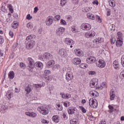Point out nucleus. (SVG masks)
I'll return each mask as SVG.
<instances>
[{
  "mask_svg": "<svg viewBox=\"0 0 124 124\" xmlns=\"http://www.w3.org/2000/svg\"><path fill=\"white\" fill-rule=\"evenodd\" d=\"M26 63L28 64L27 68L29 70L34 68V61L32 58L29 57L26 60Z\"/></svg>",
  "mask_w": 124,
  "mask_h": 124,
  "instance_id": "obj_1",
  "label": "nucleus"
},
{
  "mask_svg": "<svg viewBox=\"0 0 124 124\" xmlns=\"http://www.w3.org/2000/svg\"><path fill=\"white\" fill-rule=\"evenodd\" d=\"M38 111H39L42 115H45L49 114V109L45 107L41 106L38 107Z\"/></svg>",
  "mask_w": 124,
  "mask_h": 124,
  "instance_id": "obj_2",
  "label": "nucleus"
},
{
  "mask_svg": "<svg viewBox=\"0 0 124 124\" xmlns=\"http://www.w3.org/2000/svg\"><path fill=\"white\" fill-rule=\"evenodd\" d=\"M26 49H30L33 48L34 45H35V42L34 41H26Z\"/></svg>",
  "mask_w": 124,
  "mask_h": 124,
  "instance_id": "obj_3",
  "label": "nucleus"
},
{
  "mask_svg": "<svg viewBox=\"0 0 124 124\" xmlns=\"http://www.w3.org/2000/svg\"><path fill=\"white\" fill-rule=\"evenodd\" d=\"M42 59L43 60H44L45 62H47V61H49L53 59V55H52L51 53H45L43 54Z\"/></svg>",
  "mask_w": 124,
  "mask_h": 124,
  "instance_id": "obj_4",
  "label": "nucleus"
},
{
  "mask_svg": "<svg viewBox=\"0 0 124 124\" xmlns=\"http://www.w3.org/2000/svg\"><path fill=\"white\" fill-rule=\"evenodd\" d=\"M89 105L91 106V107H92V108H94L95 109V108H97L98 106V103L97 101H94L93 99H90L89 100Z\"/></svg>",
  "mask_w": 124,
  "mask_h": 124,
  "instance_id": "obj_5",
  "label": "nucleus"
},
{
  "mask_svg": "<svg viewBox=\"0 0 124 124\" xmlns=\"http://www.w3.org/2000/svg\"><path fill=\"white\" fill-rule=\"evenodd\" d=\"M81 29L83 31H90L92 29V26L88 23H83L81 26Z\"/></svg>",
  "mask_w": 124,
  "mask_h": 124,
  "instance_id": "obj_6",
  "label": "nucleus"
},
{
  "mask_svg": "<svg viewBox=\"0 0 124 124\" xmlns=\"http://www.w3.org/2000/svg\"><path fill=\"white\" fill-rule=\"evenodd\" d=\"M54 23V17L52 16H48L46 18V24L47 26H51Z\"/></svg>",
  "mask_w": 124,
  "mask_h": 124,
  "instance_id": "obj_7",
  "label": "nucleus"
},
{
  "mask_svg": "<svg viewBox=\"0 0 124 124\" xmlns=\"http://www.w3.org/2000/svg\"><path fill=\"white\" fill-rule=\"evenodd\" d=\"M97 85H98V80L96 78H93L92 81H90V87L91 88H94Z\"/></svg>",
  "mask_w": 124,
  "mask_h": 124,
  "instance_id": "obj_8",
  "label": "nucleus"
},
{
  "mask_svg": "<svg viewBox=\"0 0 124 124\" xmlns=\"http://www.w3.org/2000/svg\"><path fill=\"white\" fill-rule=\"evenodd\" d=\"M95 35V32L93 31H90L85 33V36L87 38H92V37H94Z\"/></svg>",
  "mask_w": 124,
  "mask_h": 124,
  "instance_id": "obj_9",
  "label": "nucleus"
},
{
  "mask_svg": "<svg viewBox=\"0 0 124 124\" xmlns=\"http://www.w3.org/2000/svg\"><path fill=\"white\" fill-rule=\"evenodd\" d=\"M96 65L98 67L103 68V67H105V65H106V64L104 60H99L98 62L96 63Z\"/></svg>",
  "mask_w": 124,
  "mask_h": 124,
  "instance_id": "obj_10",
  "label": "nucleus"
},
{
  "mask_svg": "<svg viewBox=\"0 0 124 124\" xmlns=\"http://www.w3.org/2000/svg\"><path fill=\"white\" fill-rule=\"evenodd\" d=\"M74 77L73 73L71 72H68L66 74V79L67 80V81H71V80L73 79Z\"/></svg>",
  "mask_w": 124,
  "mask_h": 124,
  "instance_id": "obj_11",
  "label": "nucleus"
},
{
  "mask_svg": "<svg viewBox=\"0 0 124 124\" xmlns=\"http://www.w3.org/2000/svg\"><path fill=\"white\" fill-rule=\"evenodd\" d=\"M65 43L67 45H74L75 42L72 39L69 38H66L64 41Z\"/></svg>",
  "mask_w": 124,
  "mask_h": 124,
  "instance_id": "obj_12",
  "label": "nucleus"
},
{
  "mask_svg": "<svg viewBox=\"0 0 124 124\" xmlns=\"http://www.w3.org/2000/svg\"><path fill=\"white\" fill-rule=\"evenodd\" d=\"M58 54L61 56V57L64 58V57L66 56V50L63 48L60 49L59 50Z\"/></svg>",
  "mask_w": 124,
  "mask_h": 124,
  "instance_id": "obj_13",
  "label": "nucleus"
},
{
  "mask_svg": "<svg viewBox=\"0 0 124 124\" xmlns=\"http://www.w3.org/2000/svg\"><path fill=\"white\" fill-rule=\"evenodd\" d=\"M95 62V58L93 56H90L86 59L87 63H93Z\"/></svg>",
  "mask_w": 124,
  "mask_h": 124,
  "instance_id": "obj_14",
  "label": "nucleus"
},
{
  "mask_svg": "<svg viewBox=\"0 0 124 124\" xmlns=\"http://www.w3.org/2000/svg\"><path fill=\"white\" fill-rule=\"evenodd\" d=\"M32 86L31 85H30L29 84H27L25 85V91L27 92V94H29L31 92Z\"/></svg>",
  "mask_w": 124,
  "mask_h": 124,
  "instance_id": "obj_15",
  "label": "nucleus"
},
{
  "mask_svg": "<svg viewBox=\"0 0 124 124\" xmlns=\"http://www.w3.org/2000/svg\"><path fill=\"white\" fill-rule=\"evenodd\" d=\"M123 39H120V38H117V41L116 42V45L117 47H121L123 45Z\"/></svg>",
  "mask_w": 124,
  "mask_h": 124,
  "instance_id": "obj_16",
  "label": "nucleus"
},
{
  "mask_svg": "<svg viewBox=\"0 0 124 124\" xmlns=\"http://www.w3.org/2000/svg\"><path fill=\"white\" fill-rule=\"evenodd\" d=\"M75 111H76V108H70L68 109V113L69 115H73V114H75Z\"/></svg>",
  "mask_w": 124,
  "mask_h": 124,
  "instance_id": "obj_17",
  "label": "nucleus"
},
{
  "mask_svg": "<svg viewBox=\"0 0 124 124\" xmlns=\"http://www.w3.org/2000/svg\"><path fill=\"white\" fill-rule=\"evenodd\" d=\"M74 64H80L81 63V59L78 58H74L73 60Z\"/></svg>",
  "mask_w": 124,
  "mask_h": 124,
  "instance_id": "obj_18",
  "label": "nucleus"
},
{
  "mask_svg": "<svg viewBox=\"0 0 124 124\" xmlns=\"http://www.w3.org/2000/svg\"><path fill=\"white\" fill-rule=\"evenodd\" d=\"M113 66L115 69H117V70H119V69H120V65H119V62H117V61L113 62Z\"/></svg>",
  "mask_w": 124,
  "mask_h": 124,
  "instance_id": "obj_19",
  "label": "nucleus"
},
{
  "mask_svg": "<svg viewBox=\"0 0 124 124\" xmlns=\"http://www.w3.org/2000/svg\"><path fill=\"white\" fill-rule=\"evenodd\" d=\"M89 94L92 95V96H93L94 97H97L98 96V93L95 91H91L89 93Z\"/></svg>",
  "mask_w": 124,
  "mask_h": 124,
  "instance_id": "obj_20",
  "label": "nucleus"
},
{
  "mask_svg": "<svg viewBox=\"0 0 124 124\" xmlns=\"http://www.w3.org/2000/svg\"><path fill=\"white\" fill-rule=\"evenodd\" d=\"M52 120L54 123H58L60 122V117L58 115H54L52 117Z\"/></svg>",
  "mask_w": 124,
  "mask_h": 124,
  "instance_id": "obj_21",
  "label": "nucleus"
},
{
  "mask_svg": "<svg viewBox=\"0 0 124 124\" xmlns=\"http://www.w3.org/2000/svg\"><path fill=\"white\" fill-rule=\"evenodd\" d=\"M43 77L44 78V80L46 81V82H49V81H51V80H52L51 76H47L45 75H43Z\"/></svg>",
  "mask_w": 124,
  "mask_h": 124,
  "instance_id": "obj_22",
  "label": "nucleus"
},
{
  "mask_svg": "<svg viewBox=\"0 0 124 124\" xmlns=\"http://www.w3.org/2000/svg\"><path fill=\"white\" fill-rule=\"evenodd\" d=\"M55 64V62L54 61H49L46 63L47 67H51Z\"/></svg>",
  "mask_w": 124,
  "mask_h": 124,
  "instance_id": "obj_23",
  "label": "nucleus"
},
{
  "mask_svg": "<svg viewBox=\"0 0 124 124\" xmlns=\"http://www.w3.org/2000/svg\"><path fill=\"white\" fill-rule=\"evenodd\" d=\"M36 66L39 69H42L43 68V64L41 62H38L36 63Z\"/></svg>",
  "mask_w": 124,
  "mask_h": 124,
  "instance_id": "obj_24",
  "label": "nucleus"
},
{
  "mask_svg": "<svg viewBox=\"0 0 124 124\" xmlns=\"http://www.w3.org/2000/svg\"><path fill=\"white\" fill-rule=\"evenodd\" d=\"M6 96L8 97L9 99H10L13 96V93H11L10 91H8V93H6Z\"/></svg>",
  "mask_w": 124,
  "mask_h": 124,
  "instance_id": "obj_25",
  "label": "nucleus"
},
{
  "mask_svg": "<svg viewBox=\"0 0 124 124\" xmlns=\"http://www.w3.org/2000/svg\"><path fill=\"white\" fill-rule=\"evenodd\" d=\"M63 31H64V28H63V27H61L57 30L56 33L58 34H59V33H62Z\"/></svg>",
  "mask_w": 124,
  "mask_h": 124,
  "instance_id": "obj_26",
  "label": "nucleus"
},
{
  "mask_svg": "<svg viewBox=\"0 0 124 124\" xmlns=\"http://www.w3.org/2000/svg\"><path fill=\"white\" fill-rule=\"evenodd\" d=\"M18 25H19L18 22L14 21L12 24V28H13V29H17L18 28Z\"/></svg>",
  "mask_w": 124,
  "mask_h": 124,
  "instance_id": "obj_27",
  "label": "nucleus"
},
{
  "mask_svg": "<svg viewBox=\"0 0 124 124\" xmlns=\"http://www.w3.org/2000/svg\"><path fill=\"white\" fill-rule=\"evenodd\" d=\"M87 18H88L89 19H91V20H94V19H95V17L93 14H87Z\"/></svg>",
  "mask_w": 124,
  "mask_h": 124,
  "instance_id": "obj_28",
  "label": "nucleus"
},
{
  "mask_svg": "<svg viewBox=\"0 0 124 124\" xmlns=\"http://www.w3.org/2000/svg\"><path fill=\"white\" fill-rule=\"evenodd\" d=\"M14 72L11 71L8 74L9 79H13L14 78Z\"/></svg>",
  "mask_w": 124,
  "mask_h": 124,
  "instance_id": "obj_29",
  "label": "nucleus"
},
{
  "mask_svg": "<svg viewBox=\"0 0 124 124\" xmlns=\"http://www.w3.org/2000/svg\"><path fill=\"white\" fill-rule=\"evenodd\" d=\"M99 42H98V40H97V39H96L95 40H94L93 41V46L94 47H96L98 46V45H97V44H98Z\"/></svg>",
  "mask_w": 124,
  "mask_h": 124,
  "instance_id": "obj_30",
  "label": "nucleus"
},
{
  "mask_svg": "<svg viewBox=\"0 0 124 124\" xmlns=\"http://www.w3.org/2000/svg\"><path fill=\"white\" fill-rule=\"evenodd\" d=\"M70 123L71 124H78V120L76 119H71L70 121Z\"/></svg>",
  "mask_w": 124,
  "mask_h": 124,
  "instance_id": "obj_31",
  "label": "nucleus"
},
{
  "mask_svg": "<svg viewBox=\"0 0 124 124\" xmlns=\"http://www.w3.org/2000/svg\"><path fill=\"white\" fill-rule=\"evenodd\" d=\"M8 8H9V10L11 13H13L14 12L13 6H12L11 4H8Z\"/></svg>",
  "mask_w": 124,
  "mask_h": 124,
  "instance_id": "obj_32",
  "label": "nucleus"
},
{
  "mask_svg": "<svg viewBox=\"0 0 124 124\" xmlns=\"http://www.w3.org/2000/svg\"><path fill=\"white\" fill-rule=\"evenodd\" d=\"M0 109L2 111H4V110H6V109H7V106H5L4 105H2L1 106H0Z\"/></svg>",
  "mask_w": 124,
  "mask_h": 124,
  "instance_id": "obj_33",
  "label": "nucleus"
},
{
  "mask_svg": "<svg viewBox=\"0 0 124 124\" xmlns=\"http://www.w3.org/2000/svg\"><path fill=\"white\" fill-rule=\"evenodd\" d=\"M117 36H118V38L119 39H123V33L121 32H117Z\"/></svg>",
  "mask_w": 124,
  "mask_h": 124,
  "instance_id": "obj_34",
  "label": "nucleus"
},
{
  "mask_svg": "<svg viewBox=\"0 0 124 124\" xmlns=\"http://www.w3.org/2000/svg\"><path fill=\"white\" fill-rule=\"evenodd\" d=\"M89 119L90 120V121H94V120H95V118H94V117H93V115H92V113H91L89 115Z\"/></svg>",
  "mask_w": 124,
  "mask_h": 124,
  "instance_id": "obj_35",
  "label": "nucleus"
},
{
  "mask_svg": "<svg viewBox=\"0 0 124 124\" xmlns=\"http://www.w3.org/2000/svg\"><path fill=\"white\" fill-rule=\"evenodd\" d=\"M33 37H34V35H30L29 36H28L27 38H26V41H29L28 40H31V39H32V38H33Z\"/></svg>",
  "mask_w": 124,
  "mask_h": 124,
  "instance_id": "obj_36",
  "label": "nucleus"
},
{
  "mask_svg": "<svg viewBox=\"0 0 124 124\" xmlns=\"http://www.w3.org/2000/svg\"><path fill=\"white\" fill-rule=\"evenodd\" d=\"M76 54H77V56L80 57V56H81L82 55V51H81L80 49H78L76 50Z\"/></svg>",
  "mask_w": 124,
  "mask_h": 124,
  "instance_id": "obj_37",
  "label": "nucleus"
},
{
  "mask_svg": "<svg viewBox=\"0 0 124 124\" xmlns=\"http://www.w3.org/2000/svg\"><path fill=\"white\" fill-rule=\"evenodd\" d=\"M80 109L81 110L82 113H86L87 112V110L84 108V107L82 106H79Z\"/></svg>",
  "mask_w": 124,
  "mask_h": 124,
  "instance_id": "obj_38",
  "label": "nucleus"
},
{
  "mask_svg": "<svg viewBox=\"0 0 124 124\" xmlns=\"http://www.w3.org/2000/svg\"><path fill=\"white\" fill-rule=\"evenodd\" d=\"M89 75H95L96 73L93 71H90L88 72Z\"/></svg>",
  "mask_w": 124,
  "mask_h": 124,
  "instance_id": "obj_39",
  "label": "nucleus"
},
{
  "mask_svg": "<svg viewBox=\"0 0 124 124\" xmlns=\"http://www.w3.org/2000/svg\"><path fill=\"white\" fill-rule=\"evenodd\" d=\"M99 43H102V42H104V39L103 38H98L97 39Z\"/></svg>",
  "mask_w": 124,
  "mask_h": 124,
  "instance_id": "obj_40",
  "label": "nucleus"
},
{
  "mask_svg": "<svg viewBox=\"0 0 124 124\" xmlns=\"http://www.w3.org/2000/svg\"><path fill=\"white\" fill-rule=\"evenodd\" d=\"M111 44H114L116 42V38L112 37L110 39Z\"/></svg>",
  "mask_w": 124,
  "mask_h": 124,
  "instance_id": "obj_41",
  "label": "nucleus"
},
{
  "mask_svg": "<svg viewBox=\"0 0 124 124\" xmlns=\"http://www.w3.org/2000/svg\"><path fill=\"white\" fill-rule=\"evenodd\" d=\"M55 18L56 19H55V21H59V20H61V16L57 15L55 16Z\"/></svg>",
  "mask_w": 124,
  "mask_h": 124,
  "instance_id": "obj_42",
  "label": "nucleus"
},
{
  "mask_svg": "<svg viewBox=\"0 0 124 124\" xmlns=\"http://www.w3.org/2000/svg\"><path fill=\"white\" fill-rule=\"evenodd\" d=\"M34 87L35 89H39V88L42 87V85L41 84H35Z\"/></svg>",
  "mask_w": 124,
  "mask_h": 124,
  "instance_id": "obj_43",
  "label": "nucleus"
},
{
  "mask_svg": "<svg viewBox=\"0 0 124 124\" xmlns=\"http://www.w3.org/2000/svg\"><path fill=\"white\" fill-rule=\"evenodd\" d=\"M108 2L110 6H111V7H114L115 3H114V2L112 1H109Z\"/></svg>",
  "mask_w": 124,
  "mask_h": 124,
  "instance_id": "obj_44",
  "label": "nucleus"
},
{
  "mask_svg": "<svg viewBox=\"0 0 124 124\" xmlns=\"http://www.w3.org/2000/svg\"><path fill=\"white\" fill-rule=\"evenodd\" d=\"M57 107L59 111H62V106H61V105H57Z\"/></svg>",
  "mask_w": 124,
  "mask_h": 124,
  "instance_id": "obj_45",
  "label": "nucleus"
},
{
  "mask_svg": "<svg viewBox=\"0 0 124 124\" xmlns=\"http://www.w3.org/2000/svg\"><path fill=\"white\" fill-rule=\"evenodd\" d=\"M121 64L122 66L124 67V55H123L121 58Z\"/></svg>",
  "mask_w": 124,
  "mask_h": 124,
  "instance_id": "obj_46",
  "label": "nucleus"
},
{
  "mask_svg": "<svg viewBox=\"0 0 124 124\" xmlns=\"http://www.w3.org/2000/svg\"><path fill=\"white\" fill-rule=\"evenodd\" d=\"M96 19L97 20V21L99 23H101L102 21L101 20V19H100V17L98 16H96Z\"/></svg>",
  "mask_w": 124,
  "mask_h": 124,
  "instance_id": "obj_47",
  "label": "nucleus"
},
{
  "mask_svg": "<svg viewBox=\"0 0 124 124\" xmlns=\"http://www.w3.org/2000/svg\"><path fill=\"white\" fill-rule=\"evenodd\" d=\"M30 117H31V118H35V117H36V113L33 112L31 113Z\"/></svg>",
  "mask_w": 124,
  "mask_h": 124,
  "instance_id": "obj_48",
  "label": "nucleus"
},
{
  "mask_svg": "<svg viewBox=\"0 0 124 124\" xmlns=\"http://www.w3.org/2000/svg\"><path fill=\"white\" fill-rule=\"evenodd\" d=\"M20 66L21 68H25V67H26V65L23 62H20Z\"/></svg>",
  "mask_w": 124,
  "mask_h": 124,
  "instance_id": "obj_49",
  "label": "nucleus"
},
{
  "mask_svg": "<svg viewBox=\"0 0 124 124\" xmlns=\"http://www.w3.org/2000/svg\"><path fill=\"white\" fill-rule=\"evenodd\" d=\"M27 27L28 29H31L32 28V25H31V23H29L27 24Z\"/></svg>",
  "mask_w": 124,
  "mask_h": 124,
  "instance_id": "obj_50",
  "label": "nucleus"
},
{
  "mask_svg": "<svg viewBox=\"0 0 124 124\" xmlns=\"http://www.w3.org/2000/svg\"><path fill=\"white\" fill-rule=\"evenodd\" d=\"M61 24L62 25H66V22L65 21V20H63V19H61Z\"/></svg>",
  "mask_w": 124,
  "mask_h": 124,
  "instance_id": "obj_51",
  "label": "nucleus"
},
{
  "mask_svg": "<svg viewBox=\"0 0 124 124\" xmlns=\"http://www.w3.org/2000/svg\"><path fill=\"white\" fill-rule=\"evenodd\" d=\"M9 34L12 38H13V36H14V33H13V32H12V31H10Z\"/></svg>",
  "mask_w": 124,
  "mask_h": 124,
  "instance_id": "obj_52",
  "label": "nucleus"
},
{
  "mask_svg": "<svg viewBox=\"0 0 124 124\" xmlns=\"http://www.w3.org/2000/svg\"><path fill=\"white\" fill-rule=\"evenodd\" d=\"M62 116L64 120H67V116H66V114L65 113H63Z\"/></svg>",
  "mask_w": 124,
  "mask_h": 124,
  "instance_id": "obj_53",
  "label": "nucleus"
},
{
  "mask_svg": "<svg viewBox=\"0 0 124 124\" xmlns=\"http://www.w3.org/2000/svg\"><path fill=\"white\" fill-rule=\"evenodd\" d=\"M44 73H45V74H51V71L50 70H46L44 71Z\"/></svg>",
  "mask_w": 124,
  "mask_h": 124,
  "instance_id": "obj_54",
  "label": "nucleus"
},
{
  "mask_svg": "<svg viewBox=\"0 0 124 124\" xmlns=\"http://www.w3.org/2000/svg\"><path fill=\"white\" fill-rule=\"evenodd\" d=\"M3 43V38L2 36H0V44H2Z\"/></svg>",
  "mask_w": 124,
  "mask_h": 124,
  "instance_id": "obj_55",
  "label": "nucleus"
},
{
  "mask_svg": "<svg viewBox=\"0 0 124 124\" xmlns=\"http://www.w3.org/2000/svg\"><path fill=\"white\" fill-rule=\"evenodd\" d=\"M64 1V0H61V2L60 3L61 6H63L65 4V2H63Z\"/></svg>",
  "mask_w": 124,
  "mask_h": 124,
  "instance_id": "obj_56",
  "label": "nucleus"
},
{
  "mask_svg": "<svg viewBox=\"0 0 124 124\" xmlns=\"http://www.w3.org/2000/svg\"><path fill=\"white\" fill-rule=\"evenodd\" d=\"M32 18V16H31V15L29 14L27 16V20H31Z\"/></svg>",
  "mask_w": 124,
  "mask_h": 124,
  "instance_id": "obj_57",
  "label": "nucleus"
},
{
  "mask_svg": "<svg viewBox=\"0 0 124 124\" xmlns=\"http://www.w3.org/2000/svg\"><path fill=\"white\" fill-rule=\"evenodd\" d=\"M108 108L110 110H111V112H113V110H114V107L111 105L108 106Z\"/></svg>",
  "mask_w": 124,
  "mask_h": 124,
  "instance_id": "obj_58",
  "label": "nucleus"
},
{
  "mask_svg": "<svg viewBox=\"0 0 124 124\" xmlns=\"http://www.w3.org/2000/svg\"><path fill=\"white\" fill-rule=\"evenodd\" d=\"M34 9V13H36L38 11V7H35Z\"/></svg>",
  "mask_w": 124,
  "mask_h": 124,
  "instance_id": "obj_59",
  "label": "nucleus"
},
{
  "mask_svg": "<svg viewBox=\"0 0 124 124\" xmlns=\"http://www.w3.org/2000/svg\"><path fill=\"white\" fill-rule=\"evenodd\" d=\"M114 98H115V94H113L112 95L110 96V99L111 100H114Z\"/></svg>",
  "mask_w": 124,
  "mask_h": 124,
  "instance_id": "obj_60",
  "label": "nucleus"
},
{
  "mask_svg": "<svg viewBox=\"0 0 124 124\" xmlns=\"http://www.w3.org/2000/svg\"><path fill=\"white\" fill-rule=\"evenodd\" d=\"M42 123H43V124H47L48 123V121L45 119H43L42 120Z\"/></svg>",
  "mask_w": 124,
  "mask_h": 124,
  "instance_id": "obj_61",
  "label": "nucleus"
},
{
  "mask_svg": "<svg viewBox=\"0 0 124 124\" xmlns=\"http://www.w3.org/2000/svg\"><path fill=\"white\" fill-rule=\"evenodd\" d=\"M93 4H96V5H98V1L97 0H95L93 2Z\"/></svg>",
  "mask_w": 124,
  "mask_h": 124,
  "instance_id": "obj_62",
  "label": "nucleus"
},
{
  "mask_svg": "<svg viewBox=\"0 0 124 124\" xmlns=\"http://www.w3.org/2000/svg\"><path fill=\"white\" fill-rule=\"evenodd\" d=\"M75 4H78V0H73Z\"/></svg>",
  "mask_w": 124,
  "mask_h": 124,
  "instance_id": "obj_63",
  "label": "nucleus"
},
{
  "mask_svg": "<svg viewBox=\"0 0 124 124\" xmlns=\"http://www.w3.org/2000/svg\"><path fill=\"white\" fill-rule=\"evenodd\" d=\"M120 75L124 78V70L121 72Z\"/></svg>",
  "mask_w": 124,
  "mask_h": 124,
  "instance_id": "obj_64",
  "label": "nucleus"
}]
</instances>
